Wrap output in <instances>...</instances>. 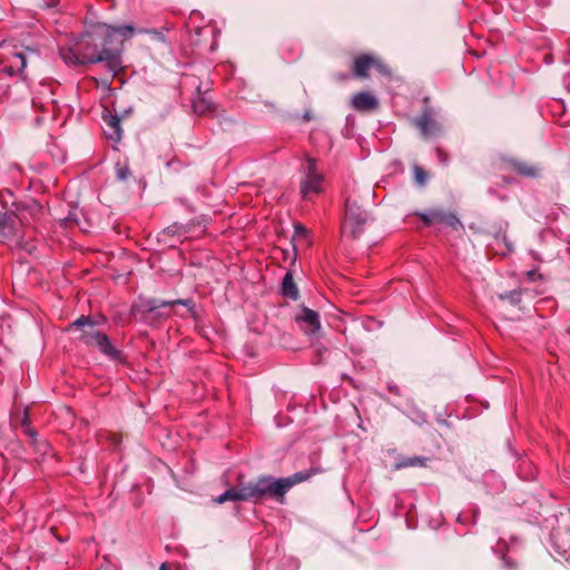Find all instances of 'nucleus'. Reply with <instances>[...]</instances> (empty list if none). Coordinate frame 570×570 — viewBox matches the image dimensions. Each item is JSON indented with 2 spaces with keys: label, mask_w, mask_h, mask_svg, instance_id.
Instances as JSON below:
<instances>
[{
  "label": "nucleus",
  "mask_w": 570,
  "mask_h": 570,
  "mask_svg": "<svg viewBox=\"0 0 570 570\" xmlns=\"http://www.w3.org/2000/svg\"><path fill=\"white\" fill-rule=\"evenodd\" d=\"M32 105H33L35 107H37V106H38V104L36 102V100H33V101H32Z\"/></svg>",
  "instance_id": "nucleus-41"
},
{
  "label": "nucleus",
  "mask_w": 570,
  "mask_h": 570,
  "mask_svg": "<svg viewBox=\"0 0 570 570\" xmlns=\"http://www.w3.org/2000/svg\"><path fill=\"white\" fill-rule=\"evenodd\" d=\"M187 224H193V234H195L196 228H200L204 226V218L196 217V218L190 219Z\"/></svg>",
  "instance_id": "nucleus-30"
},
{
  "label": "nucleus",
  "mask_w": 570,
  "mask_h": 570,
  "mask_svg": "<svg viewBox=\"0 0 570 570\" xmlns=\"http://www.w3.org/2000/svg\"><path fill=\"white\" fill-rule=\"evenodd\" d=\"M116 174L119 179L126 180L131 175V171L127 164L117 163Z\"/></svg>",
  "instance_id": "nucleus-26"
},
{
  "label": "nucleus",
  "mask_w": 570,
  "mask_h": 570,
  "mask_svg": "<svg viewBox=\"0 0 570 570\" xmlns=\"http://www.w3.org/2000/svg\"><path fill=\"white\" fill-rule=\"evenodd\" d=\"M352 107L357 111H373L379 108V100L367 91H360L352 98Z\"/></svg>",
  "instance_id": "nucleus-17"
},
{
  "label": "nucleus",
  "mask_w": 570,
  "mask_h": 570,
  "mask_svg": "<svg viewBox=\"0 0 570 570\" xmlns=\"http://www.w3.org/2000/svg\"><path fill=\"white\" fill-rule=\"evenodd\" d=\"M106 128L104 129L107 140L112 144H118L122 137V129L120 126V117L114 115L110 110H105L102 115Z\"/></svg>",
  "instance_id": "nucleus-12"
},
{
  "label": "nucleus",
  "mask_w": 570,
  "mask_h": 570,
  "mask_svg": "<svg viewBox=\"0 0 570 570\" xmlns=\"http://www.w3.org/2000/svg\"><path fill=\"white\" fill-rule=\"evenodd\" d=\"M121 434L118 433H110L109 440L112 444L117 445L121 442Z\"/></svg>",
  "instance_id": "nucleus-33"
},
{
  "label": "nucleus",
  "mask_w": 570,
  "mask_h": 570,
  "mask_svg": "<svg viewBox=\"0 0 570 570\" xmlns=\"http://www.w3.org/2000/svg\"><path fill=\"white\" fill-rule=\"evenodd\" d=\"M376 69L380 73L390 75L389 67L376 56L371 53H360L353 58L352 76L358 79L370 77V70Z\"/></svg>",
  "instance_id": "nucleus-8"
},
{
  "label": "nucleus",
  "mask_w": 570,
  "mask_h": 570,
  "mask_svg": "<svg viewBox=\"0 0 570 570\" xmlns=\"http://www.w3.org/2000/svg\"><path fill=\"white\" fill-rule=\"evenodd\" d=\"M336 78L341 81H344V80H347L348 79V76L347 75H344V73H340L336 76Z\"/></svg>",
  "instance_id": "nucleus-38"
},
{
  "label": "nucleus",
  "mask_w": 570,
  "mask_h": 570,
  "mask_svg": "<svg viewBox=\"0 0 570 570\" xmlns=\"http://www.w3.org/2000/svg\"><path fill=\"white\" fill-rule=\"evenodd\" d=\"M423 110L419 117L415 118L414 125L420 130L421 135L425 138L436 136L441 132V125L435 118L434 109L429 105L430 98L423 99Z\"/></svg>",
  "instance_id": "nucleus-9"
},
{
  "label": "nucleus",
  "mask_w": 570,
  "mask_h": 570,
  "mask_svg": "<svg viewBox=\"0 0 570 570\" xmlns=\"http://www.w3.org/2000/svg\"><path fill=\"white\" fill-rule=\"evenodd\" d=\"M551 116L556 124H558L560 127H567L569 124V120L566 119V105L564 101L561 99H552V101L549 104Z\"/></svg>",
  "instance_id": "nucleus-18"
},
{
  "label": "nucleus",
  "mask_w": 570,
  "mask_h": 570,
  "mask_svg": "<svg viewBox=\"0 0 570 570\" xmlns=\"http://www.w3.org/2000/svg\"><path fill=\"white\" fill-rule=\"evenodd\" d=\"M503 561H504L505 566L510 569L515 567L514 562L510 561L508 557H503Z\"/></svg>",
  "instance_id": "nucleus-36"
},
{
  "label": "nucleus",
  "mask_w": 570,
  "mask_h": 570,
  "mask_svg": "<svg viewBox=\"0 0 570 570\" xmlns=\"http://www.w3.org/2000/svg\"><path fill=\"white\" fill-rule=\"evenodd\" d=\"M511 167L515 174L527 178H535L541 171L538 166L524 161H513Z\"/></svg>",
  "instance_id": "nucleus-20"
},
{
  "label": "nucleus",
  "mask_w": 570,
  "mask_h": 570,
  "mask_svg": "<svg viewBox=\"0 0 570 570\" xmlns=\"http://www.w3.org/2000/svg\"><path fill=\"white\" fill-rule=\"evenodd\" d=\"M22 426H23L24 429L30 426V421H29L28 412H24V416H23V419H22Z\"/></svg>",
  "instance_id": "nucleus-34"
},
{
  "label": "nucleus",
  "mask_w": 570,
  "mask_h": 570,
  "mask_svg": "<svg viewBox=\"0 0 570 570\" xmlns=\"http://www.w3.org/2000/svg\"><path fill=\"white\" fill-rule=\"evenodd\" d=\"M20 219L14 213H3L0 215V238L3 240H13L18 238Z\"/></svg>",
  "instance_id": "nucleus-11"
},
{
  "label": "nucleus",
  "mask_w": 570,
  "mask_h": 570,
  "mask_svg": "<svg viewBox=\"0 0 570 570\" xmlns=\"http://www.w3.org/2000/svg\"><path fill=\"white\" fill-rule=\"evenodd\" d=\"M323 472L320 466H312L308 470L299 471L288 478L274 479L266 475L268 482L269 498L275 499L277 502L283 503L286 492L301 482L309 480L312 476Z\"/></svg>",
  "instance_id": "nucleus-5"
},
{
  "label": "nucleus",
  "mask_w": 570,
  "mask_h": 570,
  "mask_svg": "<svg viewBox=\"0 0 570 570\" xmlns=\"http://www.w3.org/2000/svg\"><path fill=\"white\" fill-rule=\"evenodd\" d=\"M435 154H436L438 159H439L441 163L445 164V163L448 161V154H446V151H445L444 149H442L441 147H438V148L435 149Z\"/></svg>",
  "instance_id": "nucleus-31"
},
{
  "label": "nucleus",
  "mask_w": 570,
  "mask_h": 570,
  "mask_svg": "<svg viewBox=\"0 0 570 570\" xmlns=\"http://www.w3.org/2000/svg\"><path fill=\"white\" fill-rule=\"evenodd\" d=\"M29 56L38 57V52L8 42L0 43V72L8 76L22 75Z\"/></svg>",
  "instance_id": "nucleus-4"
},
{
  "label": "nucleus",
  "mask_w": 570,
  "mask_h": 570,
  "mask_svg": "<svg viewBox=\"0 0 570 570\" xmlns=\"http://www.w3.org/2000/svg\"><path fill=\"white\" fill-rule=\"evenodd\" d=\"M541 303H553L551 299L547 298V299H542Z\"/></svg>",
  "instance_id": "nucleus-40"
},
{
  "label": "nucleus",
  "mask_w": 570,
  "mask_h": 570,
  "mask_svg": "<svg viewBox=\"0 0 570 570\" xmlns=\"http://www.w3.org/2000/svg\"><path fill=\"white\" fill-rule=\"evenodd\" d=\"M135 33L131 24L112 26L106 22L91 24L72 42L59 48V56L69 67L105 63L112 77L125 70L124 42Z\"/></svg>",
  "instance_id": "nucleus-1"
},
{
  "label": "nucleus",
  "mask_w": 570,
  "mask_h": 570,
  "mask_svg": "<svg viewBox=\"0 0 570 570\" xmlns=\"http://www.w3.org/2000/svg\"><path fill=\"white\" fill-rule=\"evenodd\" d=\"M295 321L306 334H316L321 328L318 313L306 306H302L301 314L295 317Z\"/></svg>",
  "instance_id": "nucleus-10"
},
{
  "label": "nucleus",
  "mask_w": 570,
  "mask_h": 570,
  "mask_svg": "<svg viewBox=\"0 0 570 570\" xmlns=\"http://www.w3.org/2000/svg\"><path fill=\"white\" fill-rule=\"evenodd\" d=\"M367 213L362 208L356 199L347 197L345 200V215L342 222V233L356 239L365 230Z\"/></svg>",
  "instance_id": "nucleus-6"
},
{
  "label": "nucleus",
  "mask_w": 570,
  "mask_h": 570,
  "mask_svg": "<svg viewBox=\"0 0 570 570\" xmlns=\"http://www.w3.org/2000/svg\"><path fill=\"white\" fill-rule=\"evenodd\" d=\"M413 216H416L425 227L433 226L432 209L426 213H414Z\"/></svg>",
  "instance_id": "nucleus-27"
},
{
  "label": "nucleus",
  "mask_w": 570,
  "mask_h": 570,
  "mask_svg": "<svg viewBox=\"0 0 570 570\" xmlns=\"http://www.w3.org/2000/svg\"><path fill=\"white\" fill-rule=\"evenodd\" d=\"M414 178L417 184L424 185L428 179V173L420 166H414Z\"/></svg>",
  "instance_id": "nucleus-28"
},
{
  "label": "nucleus",
  "mask_w": 570,
  "mask_h": 570,
  "mask_svg": "<svg viewBox=\"0 0 570 570\" xmlns=\"http://www.w3.org/2000/svg\"><path fill=\"white\" fill-rule=\"evenodd\" d=\"M147 32L153 35V36H155L159 40H164L163 35L160 32L156 31V30H148Z\"/></svg>",
  "instance_id": "nucleus-35"
},
{
  "label": "nucleus",
  "mask_w": 570,
  "mask_h": 570,
  "mask_svg": "<svg viewBox=\"0 0 570 570\" xmlns=\"http://www.w3.org/2000/svg\"><path fill=\"white\" fill-rule=\"evenodd\" d=\"M196 36L197 38L193 41L197 47H202L204 45H206L202 38H209V50H214L216 45H217V41H216V36H215V29L212 28V27H204V28H199L197 29L196 31Z\"/></svg>",
  "instance_id": "nucleus-22"
},
{
  "label": "nucleus",
  "mask_w": 570,
  "mask_h": 570,
  "mask_svg": "<svg viewBox=\"0 0 570 570\" xmlns=\"http://www.w3.org/2000/svg\"><path fill=\"white\" fill-rule=\"evenodd\" d=\"M281 293L284 297L292 301H296L299 297V292L291 271H287L283 277Z\"/></svg>",
  "instance_id": "nucleus-19"
},
{
  "label": "nucleus",
  "mask_w": 570,
  "mask_h": 570,
  "mask_svg": "<svg viewBox=\"0 0 570 570\" xmlns=\"http://www.w3.org/2000/svg\"><path fill=\"white\" fill-rule=\"evenodd\" d=\"M24 433L30 435V436H36V434H37V432L31 426L26 428L24 429Z\"/></svg>",
  "instance_id": "nucleus-37"
},
{
  "label": "nucleus",
  "mask_w": 570,
  "mask_h": 570,
  "mask_svg": "<svg viewBox=\"0 0 570 570\" xmlns=\"http://www.w3.org/2000/svg\"><path fill=\"white\" fill-rule=\"evenodd\" d=\"M525 277L529 282H537V281L543 279V275L541 273H539V271L537 268L528 271L525 273Z\"/></svg>",
  "instance_id": "nucleus-29"
},
{
  "label": "nucleus",
  "mask_w": 570,
  "mask_h": 570,
  "mask_svg": "<svg viewBox=\"0 0 570 570\" xmlns=\"http://www.w3.org/2000/svg\"><path fill=\"white\" fill-rule=\"evenodd\" d=\"M189 303L188 299H175V301H156L150 299L142 303V311L147 313H151L159 307L174 306V305H184L186 306Z\"/></svg>",
  "instance_id": "nucleus-23"
},
{
  "label": "nucleus",
  "mask_w": 570,
  "mask_h": 570,
  "mask_svg": "<svg viewBox=\"0 0 570 570\" xmlns=\"http://www.w3.org/2000/svg\"><path fill=\"white\" fill-rule=\"evenodd\" d=\"M295 234L297 236H304L305 237V236H307L308 230L303 225L297 224V225H295Z\"/></svg>",
  "instance_id": "nucleus-32"
},
{
  "label": "nucleus",
  "mask_w": 570,
  "mask_h": 570,
  "mask_svg": "<svg viewBox=\"0 0 570 570\" xmlns=\"http://www.w3.org/2000/svg\"><path fill=\"white\" fill-rule=\"evenodd\" d=\"M98 323L91 316L81 315L76 321L71 322L66 331L77 330L80 331L79 341L86 346L97 347L101 354L106 355L112 361L120 364L127 363V356L122 351L116 348L107 334L98 331L95 326Z\"/></svg>",
  "instance_id": "nucleus-2"
},
{
  "label": "nucleus",
  "mask_w": 570,
  "mask_h": 570,
  "mask_svg": "<svg viewBox=\"0 0 570 570\" xmlns=\"http://www.w3.org/2000/svg\"><path fill=\"white\" fill-rule=\"evenodd\" d=\"M551 541H552V548H553V551H554V557H560L564 560H568V550L564 548L562 549L559 544V538L557 534H552L551 535Z\"/></svg>",
  "instance_id": "nucleus-25"
},
{
  "label": "nucleus",
  "mask_w": 570,
  "mask_h": 570,
  "mask_svg": "<svg viewBox=\"0 0 570 570\" xmlns=\"http://www.w3.org/2000/svg\"><path fill=\"white\" fill-rule=\"evenodd\" d=\"M164 234L171 237H185L193 235V224L173 223L164 229Z\"/></svg>",
  "instance_id": "nucleus-21"
},
{
  "label": "nucleus",
  "mask_w": 570,
  "mask_h": 570,
  "mask_svg": "<svg viewBox=\"0 0 570 570\" xmlns=\"http://www.w3.org/2000/svg\"><path fill=\"white\" fill-rule=\"evenodd\" d=\"M193 110L197 116L200 117H207V118H214L217 116L219 107L217 104L212 101L210 99L206 98L205 96H202L200 94L197 95V98L193 100Z\"/></svg>",
  "instance_id": "nucleus-16"
},
{
  "label": "nucleus",
  "mask_w": 570,
  "mask_h": 570,
  "mask_svg": "<svg viewBox=\"0 0 570 570\" xmlns=\"http://www.w3.org/2000/svg\"><path fill=\"white\" fill-rule=\"evenodd\" d=\"M304 177L301 180L299 190L303 199H311L312 196L323 193L324 175L317 168V160L306 156Z\"/></svg>",
  "instance_id": "nucleus-7"
},
{
  "label": "nucleus",
  "mask_w": 570,
  "mask_h": 570,
  "mask_svg": "<svg viewBox=\"0 0 570 570\" xmlns=\"http://www.w3.org/2000/svg\"><path fill=\"white\" fill-rule=\"evenodd\" d=\"M159 570H169L168 566L166 563H163L159 568Z\"/></svg>",
  "instance_id": "nucleus-39"
},
{
  "label": "nucleus",
  "mask_w": 570,
  "mask_h": 570,
  "mask_svg": "<svg viewBox=\"0 0 570 570\" xmlns=\"http://www.w3.org/2000/svg\"><path fill=\"white\" fill-rule=\"evenodd\" d=\"M489 247L499 256H507L513 250V245L507 236L505 228L501 226L499 227V229L492 235Z\"/></svg>",
  "instance_id": "nucleus-14"
},
{
  "label": "nucleus",
  "mask_w": 570,
  "mask_h": 570,
  "mask_svg": "<svg viewBox=\"0 0 570 570\" xmlns=\"http://www.w3.org/2000/svg\"><path fill=\"white\" fill-rule=\"evenodd\" d=\"M432 461H433V458H431V456L400 455L396 458L395 462L393 463L392 470L400 471V470L410 469V468H428Z\"/></svg>",
  "instance_id": "nucleus-15"
},
{
  "label": "nucleus",
  "mask_w": 570,
  "mask_h": 570,
  "mask_svg": "<svg viewBox=\"0 0 570 570\" xmlns=\"http://www.w3.org/2000/svg\"><path fill=\"white\" fill-rule=\"evenodd\" d=\"M524 293H528V289L518 288V289H514V291H511V292L500 295V298L508 299L513 305H519L521 303L522 295Z\"/></svg>",
  "instance_id": "nucleus-24"
},
{
  "label": "nucleus",
  "mask_w": 570,
  "mask_h": 570,
  "mask_svg": "<svg viewBox=\"0 0 570 570\" xmlns=\"http://www.w3.org/2000/svg\"><path fill=\"white\" fill-rule=\"evenodd\" d=\"M433 226L449 227L452 230L463 229V225L460 219L451 212L434 208L432 209Z\"/></svg>",
  "instance_id": "nucleus-13"
},
{
  "label": "nucleus",
  "mask_w": 570,
  "mask_h": 570,
  "mask_svg": "<svg viewBox=\"0 0 570 570\" xmlns=\"http://www.w3.org/2000/svg\"><path fill=\"white\" fill-rule=\"evenodd\" d=\"M266 475L259 476L256 481L244 483V475L239 474L236 487L227 489L215 499V502L222 504L226 501H250L261 502L269 497Z\"/></svg>",
  "instance_id": "nucleus-3"
}]
</instances>
